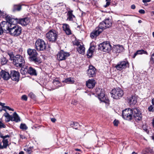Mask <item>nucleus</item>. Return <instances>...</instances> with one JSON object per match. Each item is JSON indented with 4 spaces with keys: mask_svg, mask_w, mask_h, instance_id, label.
I'll use <instances>...</instances> for the list:
<instances>
[{
    "mask_svg": "<svg viewBox=\"0 0 154 154\" xmlns=\"http://www.w3.org/2000/svg\"><path fill=\"white\" fill-rule=\"evenodd\" d=\"M95 47L94 46H91L87 51V55L89 57L92 56V54L94 51Z\"/></svg>",
    "mask_w": 154,
    "mask_h": 154,
    "instance_id": "c756f323",
    "label": "nucleus"
},
{
    "mask_svg": "<svg viewBox=\"0 0 154 154\" xmlns=\"http://www.w3.org/2000/svg\"><path fill=\"white\" fill-rule=\"evenodd\" d=\"M133 111L131 109H126L122 111V116L123 118L126 120H130L133 117Z\"/></svg>",
    "mask_w": 154,
    "mask_h": 154,
    "instance_id": "0eeeda50",
    "label": "nucleus"
},
{
    "mask_svg": "<svg viewBox=\"0 0 154 154\" xmlns=\"http://www.w3.org/2000/svg\"><path fill=\"white\" fill-rule=\"evenodd\" d=\"M141 22H142V21H141V20H139L138 21V23H141Z\"/></svg>",
    "mask_w": 154,
    "mask_h": 154,
    "instance_id": "0e129e2a",
    "label": "nucleus"
},
{
    "mask_svg": "<svg viewBox=\"0 0 154 154\" xmlns=\"http://www.w3.org/2000/svg\"><path fill=\"white\" fill-rule=\"evenodd\" d=\"M4 107H5V108H6V109H8L9 110H11L13 111H14V109L11 108L8 106H5Z\"/></svg>",
    "mask_w": 154,
    "mask_h": 154,
    "instance_id": "c03bdc74",
    "label": "nucleus"
},
{
    "mask_svg": "<svg viewBox=\"0 0 154 154\" xmlns=\"http://www.w3.org/2000/svg\"><path fill=\"white\" fill-rule=\"evenodd\" d=\"M19 154H24V153L23 151H21L19 153Z\"/></svg>",
    "mask_w": 154,
    "mask_h": 154,
    "instance_id": "13d9d810",
    "label": "nucleus"
},
{
    "mask_svg": "<svg viewBox=\"0 0 154 154\" xmlns=\"http://www.w3.org/2000/svg\"><path fill=\"white\" fill-rule=\"evenodd\" d=\"M0 75L5 80H7L10 78V75L9 73L4 70H2L0 72Z\"/></svg>",
    "mask_w": 154,
    "mask_h": 154,
    "instance_id": "6ab92c4d",
    "label": "nucleus"
},
{
    "mask_svg": "<svg viewBox=\"0 0 154 154\" xmlns=\"http://www.w3.org/2000/svg\"><path fill=\"white\" fill-rule=\"evenodd\" d=\"M3 33V30L1 28H0V35H2Z\"/></svg>",
    "mask_w": 154,
    "mask_h": 154,
    "instance_id": "864d4df0",
    "label": "nucleus"
},
{
    "mask_svg": "<svg viewBox=\"0 0 154 154\" xmlns=\"http://www.w3.org/2000/svg\"><path fill=\"white\" fill-rule=\"evenodd\" d=\"M119 123V121L116 120H115L113 122L114 125L115 126H117Z\"/></svg>",
    "mask_w": 154,
    "mask_h": 154,
    "instance_id": "79ce46f5",
    "label": "nucleus"
},
{
    "mask_svg": "<svg viewBox=\"0 0 154 154\" xmlns=\"http://www.w3.org/2000/svg\"><path fill=\"white\" fill-rule=\"evenodd\" d=\"M96 69L93 66H89V69L87 70V74L89 77H94L96 75Z\"/></svg>",
    "mask_w": 154,
    "mask_h": 154,
    "instance_id": "4468645a",
    "label": "nucleus"
},
{
    "mask_svg": "<svg viewBox=\"0 0 154 154\" xmlns=\"http://www.w3.org/2000/svg\"><path fill=\"white\" fill-rule=\"evenodd\" d=\"M11 121H15L16 122H18L20 121V119L18 115L16 112L14 113L11 119Z\"/></svg>",
    "mask_w": 154,
    "mask_h": 154,
    "instance_id": "c85d7f7f",
    "label": "nucleus"
},
{
    "mask_svg": "<svg viewBox=\"0 0 154 154\" xmlns=\"http://www.w3.org/2000/svg\"><path fill=\"white\" fill-rule=\"evenodd\" d=\"M59 81L58 80H55L53 81V83L54 85H57L60 84Z\"/></svg>",
    "mask_w": 154,
    "mask_h": 154,
    "instance_id": "a19ab883",
    "label": "nucleus"
},
{
    "mask_svg": "<svg viewBox=\"0 0 154 154\" xmlns=\"http://www.w3.org/2000/svg\"><path fill=\"white\" fill-rule=\"evenodd\" d=\"M5 105V103H3V106H2L3 108H5V107H4V106H4Z\"/></svg>",
    "mask_w": 154,
    "mask_h": 154,
    "instance_id": "e2e57ef3",
    "label": "nucleus"
},
{
    "mask_svg": "<svg viewBox=\"0 0 154 154\" xmlns=\"http://www.w3.org/2000/svg\"><path fill=\"white\" fill-rule=\"evenodd\" d=\"M74 81L73 79L72 78H68L66 79L63 82H65L68 84H72L74 83Z\"/></svg>",
    "mask_w": 154,
    "mask_h": 154,
    "instance_id": "473e14b6",
    "label": "nucleus"
},
{
    "mask_svg": "<svg viewBox=\"0 0 154 154\" xmlns=\"http://www.w3.org/2000/svg\"><path fill=\"white\" fill-rule=\"evenodd\" d=\"M21 99L22 100L26 101L27 99V97L26 95H23L22 96Z\"/></svg>",
    "mask_w": 154,
    "mask_h": 154,
    "instance_id": "ea45409f",
    "label": "nucleus"
},
{
    "mask_svg": "<svg viewBox=\"0 0 154 154\" xmlns=\"http://www.w3.org/2000/svg\"><path fill=\"white\" fill-rule=\"evenodd\" d=\"M29 95H31V97H32L34 96V95L32 93H30Z\"/></svg>",
    "mask_w": 154,
    "mask_h": 154,
    "instance_id": "5fc2aeb1",
    "label": "nucleus"
},
{
    "mask_svg": "<svg viewBox=\"0 0 154 154\" xmlns=\"http://www.w3.org/2000/svg\"><path fill=\"white\" fill-rule=\"evenodd\" d=\"M27 52L30 56L29 59L30 61L35 63L41 62L40 59L38 57H37L38 53L35 50L29 49L27 50Z\"/></svg>",
    "mask_w": 154,
    "mask_h": 154,
    "instance_id": "f257e3e1",
    "label": "nucleus"
},
{
    "mask_svg": "<svg viewBox=\"0 0 154 154\" xmlns=\"http://www.w3.org/2000/svg\"><path fill=\"white\" fill-rule=\"evenodd\" d=\"M58 32L55 30H50L46 34V37L49 41L54 42L56 41L58 37Z\"/></svg>",
    "mask_w": 154,
    "mask_h": 154,
    "instance_id": "7ed1b4c3",
    "label": "nucleus"
},
{
    "mask_svg": "<svg viewBox=\"0 0 154 154\" xmlns=\"http://www.w3.org/2000/svg\"><path fill=\"white\" fill-rule=\"evenodd\" d=\"M4 116L7 118L6 121L8 122L11 120L12 116H10L8 113L6 112L4 114Z\"/></svg>",
    "mask_w": 154,
    "mask_h": 154,
    "instance_id": "72a5a7b5",
    "label": "nucleus"
},
{
    "mask_svg": "<svg viewBox=\"0 0 154 154\" xmlns=\"http://www.w3.org/2000/svg\"><path fill=\"white\" fill-rule=\"evenodd\" d=\"M151 1V0H143L142 1L143 3H145L146 2H150Z\"/></svg>",
    "mask_w": 154,
    "mask_h": 154,
    "instance_id": "09e8293b",
    "label": "nucleus"
},
{
    "mask_svg": "<svg viewBox=\"0 0 154 154\" xmlns=\"http://www.w3.org/2000/svg\"><path fill=\"white\" fill-rule=\"evenodd\" d=\"M11 60H13L14 64L17 67H20L23 66L25 63V60L23 57L20 55H17L11 58V55H9Z\"/></svg>",
    "mask_w": 154,
    "mask_h": 154,
    "instance_id": "f03ea898",
    "label": "nucleus"
},
{
    "mask_svg": "<svg viewBox=\"0 0 154 154\" xmlns=\"http://www.w3.org/2000/svg\"><path fill=\"white\" fill-rule=\"evenodd\" d=\"M7 20L8 21V23H10L11 25H15L17 23H18L19 19L17 18H14L11 17H6Z\"/></svg>",
    "mask_w": 154,
    "mask_h": 154,
    "instance_id": "4be33fe9",
    "label": "nucleus"
},
{
    "mask_svg": "<svg viewBox=\"0 0 154 154\" xmlns=\"http://www.w3.org/2000/svg\"><path fill=\"white\" fill-rule=\"evenodd\" d=\"M35 48L38 51H43L46 50L47 44L44 41L38 39L35 43Z\"/></svg>",
    "mask_w": 154,
    "mask_h": 154,
    "instance_id": "39448f33",
    "label": "nucleus"
},
{
    "mask_svg": "<svg viewBox=\"0 0 154 154\" xmlns=\"http://www.w3.org/2000/svg\"><path fill=\"white\" fill-rule=\"evenodd\" d=\"M8 61V60L3 56L1 57L0 58V63L2 65L6 64Z\"/></svg>",
    "mask_w": 154,
    "mask_h": 154,
    "instance_id": "2f4dec72",
    "label": "nucleus"
},
{
    "mask_svg": "<svg viewBox=\"0 0 154 154\" xmlns=\"http://www.w3.org/2000/svg\"><path fill=\"white\" fill-rule=\"evenodd\" d=\"M111 94L112 97L114 99H117L123 96L124 92L121 88H118L112 90Z\"/></svg>",
    "mask_w": 154,
    "mask_h": 154,
    "instance_id": "423d86ee",
    "label": "nucleus"
},
{
    "mask_svg": "<svg viewBox=\"0 0 154 154\" xmlns=\"http://www.w3.org/2000/svg\"><path fill=\"white\" fill-rule=\"evenodd\" d=\"M151 60L153 61V63H154V53L152 55Z\"/></svg>",
    "mask_w": 154,
    "mask_h": 154,
    "instance_id": "8fccbe9b",
    "label": "nucleus"
},
{
    "mask_svg": "<svg viewBox=\"0 0 154 154\" xmlns=\"http://www.w3.org/2000/svg\"><path fill=\"white\" fill-rule=\"evenodd\" d=\"M51 121L52 122H55V121H56V119H55L54 118H52V119H51Z\"/></svg>",
    "mask_w": 154,
    "mask_h": 154,
    "instance_id": "603ef678",
    "label": "nucleus"
},
{
    "mask_svg": "<svg viewBox=\"0 0 154 154\" xmlns=\"http://www.w3.org/2000/svg\"><path fill=\"white\" fill-rule=\"evenodd\" d=\"M6 126L0 121V128H5Z\"/></svg>",
    "mask_w": 154,
    "mask_h": 154,
    "instance_id": "37998d69",
    "label": "nucleus"
},
{
    "mask_svg": "<svg viewBox=\"0 0 154 154\" xmlns=\"http://www.w3.org/2000/svg\"><path fill=\"white\" fill-rule=\"evenodd\" d=\"M90 37L92 38H94V37H95V35L93 32H91V33Z\"/></svg>",
    "mask_w": 154,
    "mask_h": 154,
    "instance_id": "a18cd8bd",
    "label": "nucleus"
},
{
    "mask_svg": "<svg viewBox=\"0 0 154 154\" xmlns=\"http://www.w3.org/2000/svg\"><path fill=\"white\" fill-rule=\"evenodd\" d=\"M19 73L15 71H12L11 72L10 75V78L13 81L18 82L19 79Z\"/></svg>",
    "mask_w": 154,
    "mask_h": 154,
    "instance_id": "f3484780",
    "label": "nucleus"
},
{
    "mask_svg": "<svg viewBox=\"0 0 154 154\" xmlns=\"http://www.w3.org/2000/svg\"><path fill=\"white\" fill-rule=\"evenodd\" d=\"M128 103L131 105L135 104L137 103V97L135 96L131 97L128 99Z\"/></svg>",
    "mask_w": 154,
    "mask_h": 154,
    "instance_id": "a878e982",
    "label": "nucleus"
},
{
    "mask_svg": "<svg viewBox=\"0 0 154 154\" xmlns=\"http://www.w3.org/2000/svg\"><path fill=\"white\" fill-rule=\"evenodd\" d=\"M135 6L134 5H132L131 6V8L132 9H135Z\"/></svg>",
    "mask_w": 154,
    "mask_h": 154,
    "instance_id": "3c124183",
    "label": "nucleus"
},
{
    "mask_svg": "<svg viewBox=\"0 0 154 154\" xmlns=\"http://www.w3.org/2000/svg\"><path fill=\"white\" fill-rule=\"evenodd\" d=\"M151 14H152L153 15H154V11H152L151 13Z\"/></svg>",
    "mask_w": 154,
    "mask_h": 154,
    "instance_id": "69168bd1",
    "label": "nucleus"
},
{
    "mask_svg": "<svg viewBox=\"0 0 154 154\" xmlns=\"http://www.w3.org/2000/svg\"><path fill=\"white\" fill-rule=\"evenodd\" d=\"M63 29L65 32L66 33L67 35L71 34V32L69 26L66 23L63 24Z\"/></svg>",
    "mask_w": 154,
    "mask_h": 154,
    "instance_id": "b1692460",
    "label": "nucleus"
},
{
    "mask_svg": "<svg viewBox=\"0 0 154 154\" xmlns=\"http://www.w3.org/2000/svg\"><path fill=\"white\" fill-rule=\"evenodd\" d=\"M21 6L20 5H14L13 10L14 11H19L21 9Z\"/></svg>",
    "mask_w": 154,
    "mask_h": 154,
    "instance_id": "f704fd0d",
    "label": "nucleus"
},
{
    "mask_svg": "<svg viewBox=\"0 0 154 154\" xmlns=\"http://www.w3.org/2000/svg\"><path fill=\"white\" fill-rule=\"evenodd\" d=\"M11 24L8 23V22H7L5 21L2 22L0 24L1 28L3 30H8V31L11 27Z\"/></svg>",
    "mask_w": 154,
    "mask_h": 154,
    "instance_id": "2eb2a0df",
    "label": "nucleus"
},
{
    "mask_svg": "<svg viewBox=\"0 0 154 154\" xmlns=\"http://www.w3.org/2000/svg\"><path fill=\"white\" fill-rule=\"evenodd\" d=\"M73 11L69 9L67 11V20L69 21H74L75 19V15L73 14Z\"/></svg>",
    "mask_w": 154,
    "mask_h": 154,
    "instance_id": "a211bd4d",
    "label": "nucleus"
},
{
    "mask_svg": "<svg viewBox=\"0 0 154 154\" xmlns=\"http://www.w3.org/2000/svg\"><path fill=\"white\" fill-rule=\"evenodd\" d=\"M3 103H2L0 102V105L1 106H3Z\"/></svg>",
    "mask_w": 154,
    "mask_h": 154,
    "instance_id": "052dcab7",
    "label": "nucleus"
},
{
    "mask_svg": "<svg viewBox=\"0 0 154 154\" xmlns=\"http://www.w3.org/2000/svg\"><path fill=\"white\" fill-rule=\"evenodd\" d=\"M129 66V63L127 60L120 62L116 65L115 67L118 70H121Z\"/></svg>",
    "mask_w": 154,
    "mask_h": 154,
    "instance_id": "f8f14e48",
    "label": "nucleus"
},
{
    "mask_svg": "<svg viewBox=\"0 0 154 154\" xmlns=\"http://www.w3.org/2000/svg\"><path fill=\"white\" fill-rule=\"evenodd\" d=\"M114 51L116 53H120L124 50V48L122 45H117L113 48Z\"/></svg>",
    "mask_w": 154,
    "mask_h": 154,
    "instance_id": "5701e85b",
    "label": "nucleus"
},
{
    "mask_svg": "<svg viewBox=\"0 0 154 154\" xmlns=\"http://www.w3.org/2000/svg\"><path fill=\"white\" fill-rule=\"evenodd\" d=\"M3 148V147L1 145V144L0 143V149Z\"/></svg>",
    "mask_w": 154,
    "mask_h": 154,
    "instance_id": "680f3d73",
    "label": "nucleus"
},
{
    "mask_svg": "<svg viewBox=\"0 0 154 154\" xmlns=\"http://www.w3.org/2000/svg\"><path fill=\"white\" fill-rule=\"evenodd\" d=\"M78 125V123H74V122H72L70 124V125H74V126H77Z\"/></svg>",
    "mask_w": 154,
    "mask_h": 154,
    "instance_id": "de8ad7c7",
    "label": "nucleus"
},
{
    "mask_svg": "<svg viewBox=\"0 0 154 154\" xmlns=\"http://www.w3.org/2000/svg\"><path fill=\"white\" fill-rule=\"evenodd\" d=\"M111 46L109 42H104L99 45V49L105 52H109L111 49Z\"/></svg>",
    "mask_w": 154,
    "mask_h": 154,
    "instance_id": "6e6552de",
    "label": "nucleus"
},
{
    "mask_svg": "<svg viewBox=\"0 0 154 154\" xmlns=\"http://www.w3.org/2000/svg\"><path fill=\"white\" fill-rule=\"evenodd\" d=\"M30 22V20L29 18L26 17L23 19H19L18 23L22 26H25L28 25Z\"/></svg>",
    "mask_w": 154,
    "mask_h": 154,
    "instance_id": "412c9836",
    "label": "nucleus"
},
{
    "mask_svg": "<svg viewBox=\"0 0 154 154\" xmlns=\"http://www.w3.org/2000/svg\"><path fill=\"white\" fill-rule=\"evenodd\" d=\"M20 128L23 130H26L28 128L26 124H21L20 125Z\"/></svg>",
    "mask_w": 154,
    "mask_h": 154,
    "instance_id": "c9c22d12",
    "label": "nucleus"
},
{
    "mask_svg": "<svg viewBox=\"0 0 154 154\" xmlns=\"http://www.w3.org/2000/svg\"><path fill=\"white\" fill-rule=\"evenodd\" d=\"M103 29L99 26V25L96 28L95 30L93 32H94L95 35V37H97L98 35L100 33L103 31Z\"/></svg>",
    "mask_w": 154,
    "mask_h": 154,
    "instance_id": "cd10ccee",
    "label": "nucleus"
},
{
    "mask_svg": "<svg viewBox=\"0 0 154 154\" xmlns=\"http://www.w3.org/2000/svg\"><path fill=\"white\" fill-rule=\"evenodd\" d=\"M27 72L28 73L31 75H37L36 70L31 67H30L29 68Z\"/></svg>",
    "mask_w": 154,
    "mask_h": 154,
    "instance_id": "7c9ffc66",
    "label": "nucleus"
},
{
    "mask_svg": "<svg viewBox=\"0 0 154 154\" xmlns=\"http://www.w3.org/2000/svg\"><path fill=\"white\" fill-rule=\"evenodd\" d=\"M143 54H145L147 55L148 54V53L146 51H145L143 49L138 50L134 54L133 57L134 58L137 55H141Z\"/></svg>",
    "mask_w": 154,
    "mask_h": 154,
    "instance_id": "bb28decb",
    "label": "nucleus"
},
{
    "mask_svg": "<svg viewBox=\"0 0 154 154\" xmlns=\"http://www.w3.org/2000/svg\"><path fill=\"white\" fill-rule=\"evenodd\" d=\"M69 55V53L61 50L57 54V59L59 61L63 60H66Z\"/></svg>",
    "mask_w": 154,
    "mask_h": 154,
    "instance_id": "9b49d317",
    "label": "nucleus"
},
{
    "mask_svg": "<svg viewBox=\"0 0 154 154\" xmlns=\"http://www.w3.org/2000/svg\"><path fill=\"white\" fill-rule=\"evenodd\" d=\"M152 35L153 37H154V32H153L152 33Z\"/></svg>",
    "mask_w": 154,
    "mask_h": 154,
    "instance_id": "774afa93",
    "label": "nucleus"
},
{
    "mask_svg": "<svg viewBox=\"0 0 154 154\" xmlns=\"http://www.w3.org/2000/svg\"><path fill=\"white\" fill-rule=\"evenodd\" d=\"M110 0H106V5L104 6V7L106 8L110 4Z\"/></svg>",
    "mask_w": 154,
    "mask_h": 154,
    "instance_id": "58836bf2",
    "label": "nucleus"
},
{
    "mask_svg": "<svg viewBox=\"0 0 154 154\" xmlns=\"http://www.w3.org/2000/svg\"><path fill=\"white\" fill-rule=\"evenodd\" d=\"M132 154H137V153H136V152H132Z\"/></svg>",
    "mask_w": 154,
    "mask_h": 154,
    "instance_id": "338daca9",
    "label": "nucleus"
},
{
    "mask_svg": "<svg viewBox=\"0 0 154 154\" xmlns=\"http://www.w3.org/2000/svg\"><path fill=\"white\" fill-rule=\"evenodd\" d=\"M152 102L153 105H154V98L152 100Z\"/></svg>",
    "mask_w": 154,
    "mask_h": 154,
    "instance_id": "6e6d98bb",
    "label": "nucleus"
},
{
    "mask_svg": "<svg viewBox=\"0 0 154 154\" xmlns=\"http://www.w3.org/2000/svg\"><path fill=\"white\" fill-rule=\"evenodd\" d=\"M148 109L149 111H153L154 110V106H150L149 107Z\"/></svg>",
    "mask_w": 154,
    "mask_h": 154,
    "instance_id": "e433bc0d",
    "label": "nucleus"
},
{
    "mask_svg": "<svg viewBox=\"0 0 154 154\" xmlns=\"http://www.w3.org/2000/svg\"><path fill=\"white\" fill-rule=\"evenodd\" d=\"M152 125L154 128V119H153V121H152Z\"/></svg>",
    "mask_w": 154,
    "mask_h": 154,
    "instance_id": "bf43d9fd",
    "label": "nucleus"
},
{
    "mask_svg": "<svg viewBox=\"0 0 154 154\" xmlns=\"http://www.w3.org/2000/svg\"><path fill=\"white\" fill-rule=\"evenodd\" d=\"M96 82L94 79H89L86 82V85L90 89L93 88L95 86Z\"/></svg>",
    "mask_w": 154,
    "mask_h": 154,
    "instance_id": "aec40b11",
    "label": "nucleus"
},
{
    "mask_svg": "<svg viewBox=\"0 0 154 154\" xmlns=\"http://www.w3.org/2000/svg\"><path fill=\"white\" fill-rule=\"evenodd\" d=\"M1 137L3 139L2 142L3 143V145L2 146L3 148H6L8 146V139H6V138L7 137H9V136L8 135H5L4 136H3L2 135H0Z\"/></svg>",
    "mask_w": 154,
    "mask_h": 154,
    "instance_id": "393cba45",
    "label": "nucleus"
},
{
    "mask_svg": "<svg viewBox=\"0 0 154 154\" xmlns=\"http://www.w3.org/2000/svg\"><path fill=\"white\" fill-rule=\"evenodd\" d=\"M139 12L141 14H144L145 13V11L144 10L141 9L139 11Z\"/></svg>",
    "mask_w": 154,
    "mask_h": 154,
    "instance_id": "49530a36",
    "label": "nucleus"
},
{
    "mask_svg": "<svg viewBox=\"0 0 154 154\" xmlns=\"http://www.w3.org/2000/svg\"><path fill=\"white\" fill-rule=\"evenodd\" d=\"M75 150L76 151H81L80 149H75Z\"/></svg>",
    "mask_w": 154,
    "mask_h": 154,
    "instance_id": "4d7b16f0",
    "label": "nucleus"
},
{
    "mask_svg": "<svg viewBox=\"0 0 154 154\" xmlns=\"http://www.w3.org/2000/svg\"><path fill=\"white\" fill-rule=\"evenodd\" d=\"M97 94L99 97V99L102 102L106 103L108 102V100L106 99L104 94V90L99 88H97L96 89Z\"/></svg>",
    "mask_w": 154,
    "mask_h": 154,
    "instance_id": "1a4fd4ad",
    "label": "nucleus"
},
{
    "mask_svg": "<svg viewBox=\"0 0 154 154\" xmlns=\"http://www.w3.org/2000/svg\"><path fill=\"white\" fill-rule=\"evenodd\" d=\"M133 115L136 121H140L141 120L142 115L140 110L137 108H134L132 109Z\"/></svg>",
    "mask_w": 154,
    "mask_h": 154,
    "instance_id": "ddd939ff",
    "label": "nucleus"
},
{
    "mask_svg": "<svg viewBox=\"0 0 154 154\" xmlns=\"http://www.w3.org/2000/svg\"><path fill=\"white\" fill-rule=\"evenodd\" d=\"M24 150L26 151L27 153L28 154H30L31 152V149L30 148L24 149Z\"/></svg>",
    "mask_w": 154,
    "mask_h": 154,
    "instance_id": "4c0bfd02",
    "label": "nucleus"
},
{
    "mask_svg": "<svg viewBox=\"0 0 154 154\" xmlns=\"http://www.w3.org/2000/svg\"><path fill=\"white\" fill-rule=\"evenodd\" d=\"M21 32V27L17 25H12L9 32L11 35L17 36L20 34Z\"/></svg>",
    "mask_w": 154,
    "mask_h": 154,
    "instance_id": "20e7f679",
    "label": "nucleus"
},
{
    "mask_svg": "<svg viewBox=\"0 0 154 154\" xmlns=\"http://www.w3.org/2000/svg\"><path fill=\"white\" fill-rule=\"evenodd\" d=\"M112 24V22L109 18H107L102 22L100 23L99 26L103 29V30L107 28L111 27Z\"/></svg>",
    "mask_w": 154,
    "mask_h": 154,
    "instance_id": "9d476101",
    "label": "nucleus"
},
{
    "mask_svg": "<svg viewBox=\"0 0 154 154\" xmlns=\"http://www.w3.org/2000/svg\"><path fill=\"white\" fill-rule=\"evenodd\" d=\"M73 44L77 46L76 48L79 53L80 54H84L85 51V48L83 45L80 44L79 42L77 41L74 42Z\"/></svg>",
    "mask_w": 154,
    "mask_h": 154,
    "instance_id": "dca6fc26",
    "label": "nucleus"
}]
</instances>
